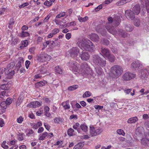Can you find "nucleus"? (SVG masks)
<instances>
[{
    "instance_id": "nucleus-48",
    "label": "nucleus",
    "mask_w": 149,
    "mask_h": 149,
    "mask_svg": "<svg viewBox=\"0 0 149 149\" xmlns=\"http://www.w3.org/2000/svg\"><path fill=\"white\" fill-rule=\"evenodd\" d=\"M29 5V4L28 2L25 3L21 5H20L19 6V7L20 8H24L26 6H27Z\"/></svg>"
},
{
    "instance_id": "nucleus-56",
    "label": "nucleus",
    "mask_w": 149,
    "mask_h": 149,
    "mask_svg": "<svg viewBox=\"0 0 149 149\" xmlns=\"http://www.w3.org/2000/svg\"><path fill=\"white\" fill-rule=\"evenodd\" d=\"M30 63V62L29 61H26L25 63L26 67L27 69H28L29 65Z\"/></svg>"
},
{
    "instance_id": "nucleus-41",
    "label": "nucleus",
    "mask_w": 149,
    "mask_h": 149,
    "mask_svg": "<svg viewBox=\"0 0 149 149\" xmlns=\"http://www.w3.org/2000/svg\"><path fill=\"white\" fill-rule=\"evenodd\" d=\"M91 95V93L89 91H86L83 95V97L84 98L90 96Z\"/></svg>"
},
{
    "instance_id": "nucleus-22",
    "label": "nucleus",
    "mask_w": 149,
    "mask_h": 149,
    "mask_svg": "<svg viewBox=\"0 0 149 149\" xmlns=\"http://www.w3.org/2000/svg\"><path fill=\"white\" fill-rule=\"evenodd\" d=\"M138 120V119L136 117H134L129 118L127 121L128 123L129 124L134 123Z\"/></svg>"
},
{
    "instance_id": "nucleus-64",
    "label": "nucleus",
    "mask_w": 149,
    "mask_h": 149,
    "mask_svg": "<svg viewBox=\"0 0 149 149\" xmlns=\"http://www.w3.org/2000/svg\"><path fill=\"white\" fill-rule=\"evenodd\" d=\"M19 148L20 149H26V147L25 145H22L19 146Z\"/></svg>"
},
{
    "instance_id": "nucleus-53",
    "label": "nucleus",
    "mask_w": 149,
    "mask_h": 149,
    "mask_svg": "<svg viewBox=\"0 0 149 149\" xmlns=\"http://www.w3.org/2000/svg\"><path fill=\"white\" fill-rule=\"evenodd\" d=\"M143 2H145V5L147 9L149 6V0H141Z\"/></svg>"
},
{
    "instance_id": "nucleus-52",
    "label": "nucleus",
    "mask_w": 149,
    "mask_h": 149,
    "mask_svg": "<svg viewBox=\"0 0 149 149\" xmlns=\"http://www.w3.org/2000/svg\"><path fill=\"white\" fill-rule=\"evenodd\" d=\"M5 124V123L4 120L1 118H0V127H2Z\"/></svg>"
},
{
    "instance_id": "nucleus-20",
    "label": "nucleus",
    "mask_w": 149,
    "mask_h": 149,
    "mask_svg": "<svg viewBox=\"0 0 149 149\" xmlns=\"http://www.w3.org/2000/svg\"><path fill=\"white\" fill-rule=\"evenodd\" d=\"M5 69V74L8 75L9 77H11L14 74L15 72L14 70H12L11 69H8V68Z\"/></svg>"
},
{
    "instance_id": "nucleus-39",
    "label": "nucleus",
    "mask_w": 149,
    "mask_h": 149,
    "mask_svg": "<svg viewBox=\"0 0 149 149\" xmlns=\"http://www.w3.org/2000/svg\"><path fill=\"white\" fill-rule=\"evenodd\" d=\"M117 133L119 135H122L123 136H124L125 134V133L123 130L122 129H118L117 130Z\"/></svg>"
},
{
    "instance_id": "nucleus-40",
    "label": "nucleus",
    "mask_w": 149,
    "mask_h": 149,
    "mask_svg": "<svg viewBox=\"0 0 149 149\" xmlns=\"http://www.w3.org/2000/svg\"><path fill=\"white\" fill-rule=\"evenodd\" d=\"M88 19V17L86 16L84 17H79L78 19L80 22H85Z\"/></svg>"
},
{
    "instance_id": "nucleus-12",
    "label": "nucleus",
    "mask_w": 149,
    "mask_h": 149,
    "mask_svg": "<svg viewBox=\"0 0 149 149\" xmlns=\"http://www.w3.org/2000/svg\"><path fill=\"white\" fill-rule=\"evenodd\" d=\"M41 105L40 102L37 101H33L31 102L28 104V107L30 108H36L39 107Z\"/></svg>"
},
{
    "instance_id": "nucleus-2",
    "label": "nucleus",
    "mask_w": 149,
    "mask_h": 149,
    "mask_svg": "<svg viewBox=\"0 0 149 149\" xmlns=\"http://www.w3.org/2000/svg\"><path fill=\"white\" fill-rule=\"evenodd\" d=\"M77 44L82 49L92 52L94 50L93 44L89 40L78 39L76 40Z\"/></svg>"
},
{
    "instance_id": "nucleus-29",
    "label": "nucleus",
    "mask_w": 149,
    "mask_h": 149,
    "mask_svg": "<svg viewBox=\"0 0 149 149\" xmlns=\"http://www.w3.org/2000/svg\"><path fill=\"white\" fill-rule=\"evenodd\" d=\"M107 58L111 62H113L115 60V57L113 55L110 54Z\"/></svg>"
},
{
    "instance_id": "nucleus-45",
    "label": "nucleus",
    "mask_w": 149,
    "mask_h": 149,
    "mask_svg": "<svg viewBox=\"0 0 149 149\" xmlns=\"http://www.w3.org/2000/svg\"><path fill=\"white\" fill-rule=\"evenodd\" d=\"M15 65V63L13 62H12L7 65V68L11 69Z\"/></svg>"
},
{
    "instance_id": "nucleus-37",
    "label": "nucleus",
    "mask_w": 149,
    "mask_h": 149,
    "mask_svg": "<svg viewBox=\"0 0 149 149\" xmlns=\"http://www.w3.org/2000/svg\"><path fill=\"white\" fill-rule=\"evenodd\" d=\"M29 36V33L27 32L22 31L21 36L22 37H24L28 36Z\"/></svg>"
},
{
    "instance_id": "nucleus-57",
    "label": "nucleus",
    "mask_w": 149,
    "mask_h": 149,
    "mask_svg": "<svg viewBox=\"0 0 149 149\" xmlns=\"http://www.w3.org/2000/svg\"><path fill=\"white\" fill-rule=\"evenodd\" d=\"M44 125L46 128V129L48 130H49L50 129V126L49 125L47 124V123H44Z\"/></svg>"
},
{
    "instance_id": "nucleus-30",
    "label": "nucleus",
    "mask_w": 149,
    "mask_h": 149,
    "mask_svg": "<svg viewBox=\"0 0 149 149\" xmlns=\"http://www.w3.org/2000/svg\"><path fill=\"white\" fill-rule=\"evenodd\" d=\"M65 16V17L66 18L68 15H66L65 13L64 12H61L56 17L57 18H60L61 17H63Z\"/></svg>"
},
{
    "instance_id": "nucleus-62",
    "label": "nucleus",
    "mask_w": 149,
    "mask_h": 149,
    "mask_svg": "<svg viewBox=\"0 0 149 149\" xmlns=\"http://www.w3.org/2000/svg\"><path fill=\"white\" fill-rule=\"evenodd\" d=\"M44 130V128L42 127H40L38 130V133H40L42 132Z\"/></svg>"
},
{
    "instance_id": "nucleus-43",
    "label": "nucleus",
    "mask_w": 149,
    "mask_h": 149,
    "mask_svg": "<svg viewBox=\"0 0 149 149\" xmlns=\"http://www.w3.org/2000/svg\"><path fill=\"white\" fill-rule=\"evenodd\" d=\"M74 130L72 128L69 129L68 131V134L70 136H72L73 134Z\"/></svg>"
},
{
    "instance_id": "nucleus-11",
    "label": "nucleus",
    "mask_w": 149,
    "mask_h": 149,
    "mask_svg": "<svg viewBox=\"0 0 149 149\" xmlns=\"http://www.w3.org/2000/svg\"><path fill=\"white\" fill-rule=\"evenodd\" d=\"M125 15L127 18L130 19L131 20L133 19L135 15L132 11L130 10H127L125 11Z\"/></svg>"
},
{
    "instance_id": "nucleus-3",
    "label": "nucleus",
    "mask_w": 149,
    "mask_h": 149,
    "mask_svg": "<svg viewBox=\"0 0 149 149\" xmlns=\"http://www.w3.org/2000/svg\"><path fill=\"white\" fill-rule=\"evenodd\" d=\"M112 73L113 74V77L117 78L119 77L123 72V69L121 67L115 65L112 67L111 69Z\"/></svg>"
},
{
    "instance_id": "nucleus-49",
    "label": "nucleus",
    "mask_w": 149,
    "mask_h": 149,
    "mask_svg": "<svg viewBox=\"0 0 149 149\" xmlns=\"http://www.w3.org/2000/svg\"><path fill=\"white\" fill-rule=\"evenodd\" d=\"M62 121V119L60 118H56L54 119V122L56 123H60Z\"/></svg>"
},
{
    "instance_id": "nucleus-1",
    "label": "nucleus",
    "mask_w": 149,
    "mask_h": 149,
    "mask_svg": "<svg viewBox=\"0 0 149 149\" xmlns=\"http://www.w3.org/2000/svg\"><path fill=\"white\" fill-rule=\"evenodd\" d=\"M108 20L109 22L106 24V27L109 32L114 35H116L117 34H119L120 35L124 37H125L127 36V33L124 31L123 30L120 29L118 33H116L113 28V27H112L111 26L112 25L111 22H112V24L115 26H118L119 24V20L112 21V19L111 17L108 18Z\"/></svg>"
},
{
    "instance_id": "nucleus-38",
    "label": "nucleus",
    "mask_w": 149,
    "mask_h": 149,
    "mask_svg": "<svg viewBox=\"0 0 149 149\" xmlns=\"http://www.w3.org/2000/svg\"><path fill=\"white\" fill-rule=\"evenodd\" d=\"M42 125V123L41 122H38L37 123L35 124L33 126V128L35 129H37L39 127Z\"/></svg>"
},
{
    "instance_id": "nucleus-58",
    "label": "nucleus",
    "mask_w": 149,
    "mask_h": 149,
    "mask_svg": "<svg viewBox=\"0 0 149 149\" xmlns=\"http://www.w3.org/2000/svg\"><path fill=\"white\" fill-rule=\"evenodd\" d=\"M94 107L96 109H100L103 108V106L96 105Z\"/></svg>"
},
{
    "instance_id": "nucleus-8",
    "label": "nucleus",
    "mask_w": 149,
    "mask_h": 149,
    "mask_svg": "<svg viewBox=\"0 0 149 149\" xmlns=\"http://www.w3.org/2000/svg\"><path fill=\"white\" fill-rule=\"evenodd\" d=\"M144 133V129L143 127H138L136 130V139L138 140H141L143 137Z\"/></svg>"
},
{
    "instance_id": "nucleus-25",
    "label": "nucleus",
    "mask_w": 149,
    "mask_h": 149,
    "mask_svg": "<svg viewBox=\"0 0 149 149\" xmlns=\"http://www.w3.org/2000/svg\"><path fill=\"white\" fill-rule=\"evenodd\" d=\"M47 136H48V133L45 132L40 134V136L39 137V139L40 140H42L44 139Z\"/></svg>"
},
{
    "instance_id": "nucleus-15",
    "label": "nucleus",
    "mask_w": 149,
    "mask_h": 149,
    "mask_svg": "<svg viewBox=\"0 0 149 149\" xmlns=\"http://www.w3.org/2000/svg\"><path fill=\"white\" fill-rule=\"evenodd\" d=\"M11 81L8 82L6 84H2L0 85V89L1 90H9L11 86Z\"/></svg>"
},
{
    "instance_id": "nucleus-63",
    "label": "nucleus",
    "mask_w": 149,
    "mask_h": 149,
    "mask_svg": "<svg viewBox=\"0 0 149 149\" xmlns=\"http://www.w3.org/2000/svg\"><path fill=\"white\" fill-rule=\"evenodd\" d=\"M66 38L69 40L71 38V34L70 33H68L66 34Z\"/></svg>"
},
{
    "instance_id": "nucleus-55",
    "label": "nucleus",
    "mask_w": 149,
    "mask_h": 149,
    "mask_svg": "<svg viewBox=\"0 0 149 149\" xmlns=\"http://www.w3.org/2000/svg\"><path fill=\"white\" fill-rule=\"evenodd\" d=\"M102 5L100 4L97 7L95 8V10L96 11H97L102 8Z\"/></svg>"
},
{
    "instance_id": "nucleus-35",
    "label": "nucleus",
    "mask_w": 149,
    "mask_h": 149,
    "mask_svg": "<svg viewBox=\"0 0 149 149\" xmlns=\"http://www.w3.org/2000/svg\"><path fill=\"white\" fill-rule=\"evenodd\" d=\"M8 105L6 104L5 102H2L0 104V107H1L2 109H6Z\"/></svg>"
},
{
    "instance_id": "nucleus-24",
    "label": "nucleus",
    "mask_w": 149,
    "mask_h": 149,
    "mask_svg": "<svg viewBox=\"0 0 149 149\" xmlns=\"http://www.w3.org/2000/svg\"><path fill=\"white\" fill-rule=\"evenodd\" d=\"M28 44V42L27 40L22 41L21 42L20 47L21 49H23L24 47H26Z\"/></svg>"
},
{
    "instance_id": "nucleus-42",
    "label": "nucleus",
    "mask_w": 149,
    "mask_h": 149,
    "mask_svg": "<svg viewBox=\"0 0 149 149\" xmlns=\"http://www.w3.org/2000/svg\"><path fill=\"white\" fill-rule=\"evenodd\" d=\"M102 132V130L101 129L98 128H96V131L95 133H94V135H97L100 134Z\"/></svg>"
},
{
    "instance_id": "nucleus-7",
    "label": "nucleus",
    "mask_w": 149,
    "mask_h": 149,
    "mask_svg": "<svg viewBox=\"0 0 149 149\" xmlns=\"http://www.w3.org/2000/svg\"><path fill=\"white\" fill-rule=\"evenodd\" d=\"M51 58V57L47 54L42 53L38 56L37 60L40 62L49 61Z\"/></svg>"
},
{
    "instance_id": "nucleus-13",
    "label": "nucleus",
    "mask_w": 149,
    "mask_h": 149,
    "mask_svg": "<svg viewBox=\"0 0 149 149\" xmlns=\"http://www.w3.org/2000/svg\"><path fill=\"white\" fill-rule=\"evenodd\" d=\"M83 61H87L89 58L90 56L88 53L85 52H83L81 54H80L79 57Z\"/></svg>"
},
{
    "instance_id": "nucleus-31",
    "label": "nucleus",
    "mask_w": 149,
    "mask_h": 149,
    "mask_svg": "<svg viewBox=\"0 0 149 149\" xmlns=\"http://www.w3.org/2000/svg\"><path fill=\"white\" fill-rule=\"evenodd\" d=\"M78 87V85H75L69 87L68 89L70 91H73L77 88Z\"/></svg>"
},
{
    "instance_id": "nucleus-47",
    "label": "nucleus",
    "mask_w": 149,
    "mask_h": 149,
    "mask_svg": "<svg viewBox=\"0 0 149 149\" xmlns=\"http://www.w3.org/2000/svg\"><path fill=\"white\" fill-rule=\"evenodd\" d=\"M24 118L22 116H20L19 118H18L17 119V122L19 123H22L23 121Z\"/></svg>"
},
{
    "instance_id": "nucleus-34",
    "label": "nucleus",
    "mask_w": 149,
    "mask_h": 149,
    "mask_svg": "<svg viewBox=\"0 0 149 149\" xmlns=\"http://www.w3.org/2000/svg\"><path fill=\"white\" fill-rule=\"evenodd\" d=\"M125 29L127 31L131 32L133 30V28L130 24H129L126 26Z\"/></svg>"
},
{
    "instance_id": "nucleus-32",
    "label": "nucleus",
    "mask_w": 149,
    "mask_h": 149,
    "mask_svg": "<svg viewBox=\"0 0 149 149\" xmlns=\"http://www.w3.org/2000/svg\"><path fill=\"white\" fill-rule=\"evenodd\" d=\"M45 84V83L44 82L42 81H40L36 84L35 86L36 87L38 88L40 86H44Z\"/></svg>"
},
{
    "instance_id": "nucleus-16",
    "label": "nucleus",
    "mask_w": 149,
    "mask_h": 149,
    "mask_svg": "<svg viewBox=\"0 0 149 149\" xmlns=\"http://www.w3.org/2000/svg\"><path fill=\"white\" fill-rule=\"evenodd\" d=\"M142 64L139 61H137L133 62L131 65V67L132 68L135 69L139 67H141Z\"/></svg>"
},
{
    "instance_id": "nucleus-18",
    "label": "nucleus",
    "mask_w": 149,
    "mask_h": 149,
    "mask_svg": "<svg viewBox=\"0 0 149 149\" xmlns=\"http://www.w3.org/2000/svg\"><path fill=\"white\" fill-rule=\"evenodd\" d=\"M90 39L94 41H98L99 40L98 36L95 33H92L89 35Z\"/></svg>"
},
{
    "instance_id": "nucleus-54",
    "label": "nucleus",
    "mask_w": 149,
    "mask_h": 149,
    "mask_svg": "<svg viewBox=\"0 0 149 149\" xmlns=\"http://www.w3.org/2000/svg\"><path fill=\"white\" fill-rule=\"evenodd\" d=\"M33 133V132L32 130H29L28 132L26 133V135L29 136L31 134H32Z\"/></svg>"
},
{
    "instance_id": "nucleus-61",
    "label": "nucleus",
    "mask_w": 149,
    "mask_h": 149,
    "mask_svg": "<svg viewBox=\"0 0 149 149\" xmlns=\"http://www.w3.org/2000/svg\"><path fill=\"white\" fill-rule=\"evenodd\" d=\"M113 0H106L104 2L105 4H108L111 3Z\"/></svg>"
},
{
    "instance_id": "nucleus-27",
    "label": "nucleus",
    "mask_w": 149,
    "mask_h": 149,
    "mask_svg": "<svg viewBox=\"0 0 149 149\" xmlns=\"http://www.w3.org/2000/svg\"><path fill=\"white\" fill-rule=\"evenodd\" d=\"M90 134L92 136H95L94 134V133H95L96 128H95L93 126H91L90 127Z\"/></svg>"
},
{
    "instance_id": "nucleus-28",
    "label": "nucleus",
    "mask_w": 149,
    "mask_h": 149,
    "mask_svg": "<svg viewBox=\"0 0 149 149\" xmlns=\"http://www.w3.org/2000/svg\"><path fill=\"white\" fill-rule=\"evenodd\" d=\"M55 70L56 72L59 74H62L63 73L62 69L59 66L55 67Z\"/></svg>"
},
{
    "instance_id": "nucleus-10",
    "label": "nucleus",
    "mask_w": 149,
    "mask_h": 149,
    "mask_svg": "<svg viewBox=\"0 0 149 149\" xmlns=\"http://www.w3.org/2000/svg\"><path fill=\"white\" fill-rule=\"evenodd\" d=\"M136 76L135 74L127 72L125 73L123 76V79L125 81H128L131 79L134 78Z\"/></svg>"
},
{
    "instance_id": "nucleus-23",
    "label": "nucleus",
    "mask_w": 149,
    "mask_h": 149,
    "mask_svg": "<svg viewBox=\"0 0 149 149\" xmlns=\"http://www.w3.org/2000/svg\"><path fill=\"white\" fill-rule=\"evenodd\" d=\"M84 145V142H81L75 146L73 149H81Z\"/></svg>"
},
{
    "instance_id": "nucleus-5",
    "label": "nucleus",
    "mask_w": 149,
    "mask_h": 149,
    "mask_svg": "<svg viewBox=\"0 0 149 149\" xmlns=\"http://www.w3.org/2000/svg\"><path fill=\"white\" fill-rule=\"evenodd\" d=\"M69 52L71 56L77 60V58L79 57V54L80 52L79 48L77 47H73L70 49Z\"/></svg>"
},
{
    "instance_id": "nucleus-60",
    "label": "nucleus",
    "mask_w": 149,
    "mask_h": 149,
    "mask_svg": "<svg viewBox=\"0 0 149 149\" xmlns=\"http://www.w3.org/2000/svg\"><path fill=\"white\" fill-rule=\"evenodd\" d=\"M15 141L14 140H12L10 142H8V144L9 146H11L12 145H14L15 143Z\"/></svg>"
},
{
    "instance_id": "nucleus-36",
    "label": "nucleus",
    "mask_w": 149,
    "mask_h": 149,
    "mask_svg": "<svg viewBox=\"0 0 149 149\" xmlns=\"http://www.w3.org/2000/svg\"><path fill=\"white\" fill-rule=\"evenodd\" d=\"M134 25L136 26H139L140 24V21L139 19H136L134 21Z\"/></svg>"
},
{
    "instance_id": "nucleus-17",
    "label": "nucleus",
    "mask_w": 149,
    "mask_h": 149,
    "mask_svg": "<svg viewBox=\"0 0 149 149\" xmlns=\"http://www.w3.org/2000/svg\"><path fill=\"white\" fill-rule=\"evenodd\" d=\"M133 13L136 15H138L140 11V8L138 5H136L132 8Z\"/></svg>"
},
{
    "instance_id": "nucleus-21",
    "label": "nucleus",
    "mask_w": 149,
    "mask_h": 149,
    "mask_svg": "<svg viewBox=\"0 0 149 149\" xmlns=\"http://www.w3.org/2000/svg\"><path fill=\"white\" fill-rule=\"evenodd\" d=\"M61 105L65 110L68 109L70 108V106L68 101H66L62 103Z\"/></svg>"
},
{
    "instance_id": "nucleus-50",
    "label": "nucleus",
    "mask_w": 149,
    "mask_h": 149,
    "mask_svg": "<svg viewBox=\"0 0 149 149\" xmlns=\"http://www.w3.org/2000/svg\"><path fill=\"white\" fill-rule=\"evenodd\" d=\"M59 30L58 28H55L52 30V33H53L52 34L55 35L59 32Z\"/></svg>"
},
{
    "instance_id": "nucleus-6",
    "label": "nucleus",
    "mask_w": 149,
    "mask_h": 149,
    "mask_svg": "<svg viewBox=\"0 0 149 149\" xmlns=\"http://www.w3.org/2000/svg\"><path fill=\"white\" fill-rule=\"evenodd\" d=\"M69 69L72 71L77 72L78 71V67L79 65L76 62L70 61L67 64Z\"/></svg>"
},
{
    "instance_id": "nucleus-14",
    "label": "nucleus",
    "mask_w": 149,
    "mask_h": 149,
    "mask_svg": "<svg viewBox=\"0 0 149 149\" xmlns=\"http://www.w3.org/2000/svg\"><path fill=\"white\" fill-rule=\"evenodd\" d=\"M149 75V70L145 69L142 70L141 72L140 76L142 79L147 78Z\"/></svg>"
},
{
    "instance_id": "nucleus-19",
    "label": "nucleus",
    "mask_w": 149,
    "mask_h": 149,
    "mask_svg": "<svg viewBox=\"0 0 149 149\" xmlns=\"http://www.w3.org/2000/svg\"><path fill=\"white\" fill-rule=\"evenodd\" d=\"M101 52L106 57H107L110 54L109 51L107 49L103 47L101 48Z\"/></svg>"
},
{
    "instance_id": "nucleus-4",
    "label": "nucleus",
    "mask_w": 149,
    "mask_h": 149,
    "mask_svg": "<svg viewBox=\"0 0 149 149\" xmlns=\"http://www.w3.org/2000/svg\"><path fill=\"white\" fill-rule=\"evenodd\" d=\"M94 63L97 65L104 67L106 65V61L105 60L102 59L98 55H95L93 59Z\"/></svg>"
},
{
    "instance_id": "nucleus-46",
    "label": "nucleus",
    "mask_w": 149,
    "mask_h": 149,
    "mask_svg": "<svg viewBox=\"0 0 149 149\" xmlns=\"http://www.w3.org/2000/svg\"><path fill=\"white\" fill-rule=\"evenodd\" d=\"M44 4L47 6H50L52 5V3L50 1H46L44 3Z\"/></svg>"
},
{
    "instance_id": "nucleus-26",
    "label": "nucleus",
    "mask_w": 149,
    "mask_h": 149,
    "mask_svg": "<svg viewBox=\"0 0 149 149\" xmlns=\"http://www.w3.org/2000/svg\"><path fill=\"white\" fill-rule=\"evenodd\" d=\"M80 127L82 130L84 132H86L88 130V127L84 124H82L80 125Z\"/></svg>"
},
{
    "instance_id": "nucleus-59",
    "label": "nucleus",
    "mask_w": 149,
    "mask_h": 149,
    "mask_svg": "<svg viewBox=\"0 0 149 149\" xmlns=\"http://www.w3.org/2000/svg\"><path fill=\"white\" fill-rule=\"evenodd\" d=\"M132 91L131 89H128L124 90V92L126 94H129Z\"/></svg>"
},
{
    "instance_id": "nucleus-44",
    "label": "nucleus",
    "mask_w": 149,
    "mask_h": 149,
    "mask_svg": "<svg viewBox=\"0 0 149 149\" xmlns=\"http://www.w3.org/2000/svg\"><path fill=\"white\" fill-rule=\"evenodd\" d=\"M141 143L143 145H145L148 143L149 140L146 138H143L141 140Z\"/></svg>"
},
{
    "instance_id": "nucleus-51",
    "label": "nucleus",
    "mask_w": 149,
    "mask_h": 149,
    "mask_svg": "<svg viewBox=\"0 0 149 149\" xmlns=\"http://www.w3.org/2000/svg\"><path fill=\"white\" fill-rule=\"evenodd\" d=\"M12 100L10 98H8L6 100V101H5L6 104L8 105L10 104L12 102Z\"/></svg>"
},
{
    "instance_id": "nucleus-9",
    "label": "nucleus",
    "mask_w": 149,
    "mask_h": 149,
    "mask_svg": "<svg viewBox=\"0 0 149 149\" xmlns=\"http://www.w3.org/2000/svg\"><path fill=\"white\" fill-rule=\"evenodd\" d=\"M81 68L79 70H81L82 74H88V71L90 70V68L88 67V66L86 63H84L82 64L81 65Z\"/></svg>"
},
{
    "instance_id": "nucleus-33",
    "label": "nucleus",
    "mask_w": 149,
    "mask_h": 149,
    "mask_svg": "<svg viewBox=\"0 0 149 149\" xmlns=\"http://www.w3.org/2000/svg\"><path fill=\"white\" fill-rule=\"evenodd\" d=\"M80 127V125L79 123H76L73 126V128L75 130H77L79 132V127Z\"/></svg>"
}]
</instances>
